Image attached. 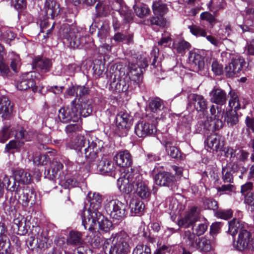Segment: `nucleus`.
Masks as SVG:
<instances>
[{
  "mask_svg": "<svg viewBox=\"0 0 254 254\" xmlns=\"http://www.w3.org/2000/svg\"><path fill=\"white\" fill-rule=\"evenodd\" d=\"M203 205L206 209L215 210L218 208L217 202L212 198H205L203 201Z\"/></svg>",
  "mask_w": 254,
  "mask_h": 254,
  "instance_id": "338daca9",
  "label": "nucleus"
},
{
  "mask_svg": "<svg viewBox=\"0 0 254 254\" xmlns=\"http://www.w3.org/2000/svg\"><path fill=\"white\" fill-rule=\"evenodd\" d=\"M189 28L191 34L196 36L205 37L206 36V31L199 26L192 25L189 26Z\"/></svg>",
  "mask_w": 254,
  "mask_h": 254,
  "instance_id": "6e6d98bb",
  "label": "nucleus"
},
{
  "mask_svg": "<svg viewBox=\"0 0 254 254\" xmlns=\"http://www.w3.org/2000/svg\"><path fill=\"white\" fill-rule=\"evenodd\" d=\"M164 108L163 101L159 98L151 99L148 104V109L152 113V116L155 120L159 118L162 109Z\"/></svg>",
  "mask_w": 254,
  "mask_h": 254,
  "instance_id": "c9c22d12",
  "label": "nucleus"
},
{
  "mask_svg": "<svg viewBox=\"0 0 254 254\" xmlns=\"http://www.w3.org/2000/svg\"><path fill=\"white\" fill-rule=\"evenodd\" d=\"M113 10L118 11L124 18L125 23H129L133 20L131 10L124 3L123 0H113L110 3Z\"/></svg>",
  "mask_w": 254,
  "mask_h": 254,
  "instance_id": "2eb2a0df",
  "label": "nucleus"
},
{
  "mask_svg": "<svg viewBox=\"0 0 254 254\" xmlns=\"http://www.w3.org/2000/svg\"><path fill=\"white\" fill-rule=\"evenodd\" d=\"M10 61V67L11 69L15 72H18L21 65L19 56L15 54H11Z\"/></svg>",
  "mask_w": 254,
  "mask_h": 254,
  "instance_id": "603ef678",
  "label": "nucleus"
},
{
  "mask_svg": "<svg viewBox=\"0 0 254 254\" xmlns=\"http://www.w3.org/2000/svg\"><path fill=\"white\" fill-rule=\"evenodd\" d=\"M198 207L193 206L181 219L178 220V225L180 227L188 228L193 226L200 218Z\"/></svg>",
  "mask_w": 254,
  "mask_h": 254,
  "instance_id": "4468645a",
  "label": "nucleus"
},
{
  "mask_svg": "<svg viewBox=\"0 0 254 254\" xmlns=\"http://www.w3.org/2000/svg\"><path fill=\"white\" fill-rule=\"evenodd\" d=\"M156 185L160 186L172 188L175 184V177L166 172H160L154 177Z\"/></svg>",
  "mask_w": 254,
  "mask_h": 254,
  "instance_id": "b1692460",
  "label": "nucleus"
},
{
  "mask_svg": "<svg viewBox=\"0 0 254 254\" xmlns=\"http://www.w3.org/2000/svg\"><path fill=\"white\" fill-rule=\"evenodd\" d=\"M76 99L72 100L71 104L61 108L58 112V119L63 123L78 122L81 117V113L76 105Z\"/></svg>",
  "mask_w": 254,
  "mask_h": 254,
  "instance_id": "423d86ee",
  "label": "nucleus"
},
{
  "mask_svg": "<svg viewBox=\"0 0 254 254\" xmlns=\"http://www.w3.org/2000/svg\"><path fill=\"white\" fill-rule=\"evenodd\" d=\"M61 184V186L65 189H70L77 186L78 182L74 178H69L66 180H62Z\"/></svg>",
  "mask_w": 254,
  "mask_h": 254,
  "instance_id": "680f3d73",
  "label": "nucleus"
},
{
  "mask_svg": "<svg viewBox=\"0 0 254 254\" xmlns=\"http://www.w3.org/2000/svg\"><path fill=\"white\" fill-rule=\"evenodd\" d=\"M31 233L34 237L37 239V245L38 248L45 249L49 247L50 243L47 231L42 230L39 226H33Z\"/></svg>",
  "mask_w": 254,
  "mask_h": 254,
  "instance_id": "f3484780",
  "label": "nucleus"
},
{
  "mask_svg": "<svg viewBox=\"0 0 254 254\" xmlns=\"http://www.w3.org/2000/svg\"><path fill=\"white\" fill-rule=\"evenodd\" d=\"M98 161L96 166L99 172L115 178V167L111 160L106 157H102L101 159H98Z\"/></svg>",
  "mask_w": 254,
  "mask_h": 254,
  "instance_id": "412c9836",
  "label": "nucleus"
},
{
  "mask_svg": "<svg viewBox=\"0 0 254 254\" xmlns=\"http://www.w3.org/2000/svg\"><path fill=\"white\" fill-rule=\"evenodd\" d=\"M8 191L14 192V197L23 207H27L30 203L35 204L36 195L33 190L27 186H22L13 179V182L9 187Z\"/></svg>",
  "mask_w": 254,
  "mask_h": 254,
  "instance_id": "f03ea898",
  "label": "nucleus"
},
{
  "mask_svg": "<svg viewBox=\"0 0 254 254\" xmlns=\"http://www.w3.org/2000/svg\"><path fill=\"white\" fill-rule=\"evenodd\" d=\"M88 201L90 202V208L88 209H86L85 208L83 209L81 212L80 216L82 218V215L83 213L85 215L87 214V212H99L98 209L101 206L102 202V197L100 194L98 192H90L88 193Z\"/></svg>",
  "mask_w": 254,
  "mask_h": 254,
  "instance_id": "6ab92c4d",
  "label": "nucleus"
},
{
  "mask_svg": "<svg viewBox=\"0 0 254 254\" xmlns=\"http://www.w3.org/2000/svg\"><path fill=\"white\" fill-rule=\"evenodd\" d=\"M34 72H28L22 76L20 80L18 81L16 87L19 90H25L31 88L33 91L37 90L35 86V81L33 75Z\"/></svg>",
  "mask_w": 254,
  "mask_h": 254,
  "instance_id": "4be33fe9",
  "label": "nucleus"
},
{
  "mask_svg": "<svg viewBox=\"0 0 254 254\" xmlns=\"http://www.w3.org/2000/svg\"><path fill=\"white\" fill-rule=\"evenodd\" d=\"M140 180L138 183H135V190L137 194L141 198H147L150 195V191L140 175Z\"/></svg>",
  "mask_w": 254,
  "mask_h": 254,
  "instance_id": "4c0bfd02",
  "label": "nucleus"
},
{
  "mask_svg": "<svg viewBox=\"0 0 254 254\" xmlns=\"http://www.w3.org/2000/svg\"><path fill=\"white\" fill-rule=\"evenodd\" d=\"M47 17L51 16L52 19L59 14L60 5L55 0H46L44 7Z\"/></svg>",
  "mask_w": 254,
  "mask_h": 254,
  "instance_id": "f704fd0d",
  "label": "nucleus"
},
{
  "mask_svg": "<svg viewBox=\"0 0 254 254\" xmlns=\"http://www.w3.org/2000/svg\"><path fill=\"white\" fill-rule=\"evenodd\" d=\"M225 156L229 157L232 161L245 163L248 160L249 153L241 147L236 146L235 148L228 147L224 151Z\"/></svg>",
  "mask_w": 254,
  "mask_h": 254,
  "instance_id": "dca6fc26",
  "label": "nucleus"
},
{
  "mask_svg": "<svg viewBox=\"0 0 254 254\" xmlns=\"http://www.w3.org/2000/svg\"><path fill=\"white\" fill-rule=\"evenodd\" d=\"M173 49L180 54H184L187 51L190 50L191 47L190 44L183 39H180L176 41L173 44Z\"/></svg>",
  "mask_w": 254,
  "mask_h": 254,
  "instance_id": "37998d69",
  "label": "nucleus"
},
{
  "mask_svg": "<svg viewBox=\"0 0 254 254\" xmlns=\"http://www.w3.org/2000/svg\"><path fill=\"white\" fill-rule=\"evenodd\" d=\"M246 230L244 229V224L240 220L234 218L229 222V233L233 236H234L237 233Z\"/></svg>",
  "mask_w": 254,
  "mask_h": 254,
  "instance_id": "79ce46f5",
  "label": "nucleus"
},
{
  "mask_svg": "<svg viewBox=\"0 0 254 254\" xmlns=\"http://www.w3.org/2000/svg\"><path fill=\"white\" fill-rule=\"evenodd\" d=\"M14 134L17 139L29 141L31 138L30 135L23 128L16 131L13 127H11L10 125L5 124L0 131V142L3 143L5 142Z\"/></svg>",
  "mask_w": 254,
  "mask_h": 254,
  "instance_id": "9b49d317",
  "label": "nucleus"
},
{
  "mask_svg": "<svg viewBox=\"0 0 254 254\" xmlns=\"http://www.w3.org/2000/svg\"><path fill=\"white\" fill-rule=\"evenodd\" d=\"M116 126L119 130L123 129L125 133L131 124V118L127 112H120L116 116Z\"/></svg>",
  "mask_w": 254,
  "mask_h": 254,
  "instance_id": "cd10ccee",
  "label": "nucleus"
},
{
  "mask_svg": "<svg viewBox=\"0 0 254 254\" xmlns=\"http://www.w3.org/2000/svg\"><path fill=\"white\" fill-rule=\"evenodd\" d=\"M129 207L132 215H133V213L134 215H136L143 211L144 208V204L142 201L132 199L130 202Z\"/></svg>",
  "mask_w": 254,
  "mask_h": 254,
  "instance_id": "49530a36",
  "label": "nucleus"
},
{
  "mask_svg": "<svg viewBox=\"0 0 254 254\" xmlns=\"http://www.w3.org/2000/svg\"><path fill=\"white\" fill-rule=\"evenodd\" d=\"M183 239L187 246L191 249L206 253L212 249L210 240L205 237L197 238L194 234L189 230L185 232Z\"/></svg>",
  "mask_w": 254,
  "mask_h": 254,
  "instance_id": "39448f33",
  "label": "nucleus"
},
{
  "mask_svg": "<svg viewBox=\"0 0 254 254\" xmlns=\"http://www.w3.org/2000/svg\"><path fill=\"white\" fill-rule=\"evenodd\" d=\"M33 65L37 70L46 72L50 70L52 62L49 59L45 58H38L34 60Z\"/></svg>",
  "mask_w": 254,
  "mask_h": 254,
  "instance_id": "e433bc0d",
  "label": "nucleus"
},
{
  "mask_svg": "<svg viewBox=\"0 0 254 254\" xmlns=\"http://www.w3.org/2000/svg\"><path fill=\"white\" fill-rule=\"evenodd\" d=\"M212 71L217 75H220L223 72V65L215 59H213L211 64Z\"/></svg>",
  "mask_w": 254,
  "mask_h": 254,
  "instance_id": "0e129e2a",
  "label": "nucleus"
},
{
  "mask_svg": "<svg viewBox=\"0 0 254 254\" xmlns=\"http://www.w3.org/2000/svg\"><path fill=\"white\" fill-rule=\"evenodd\" d=\"M82 237V235L80 232L72 231L69 234L67 240V243L75 246L80 245L83 242Z\"/></svg>",
  "mask_w": 254,
  "mask_h": 254,
  "instance_id": "c03bdc74",
  "label": "nucleus"
},
{
  "mask_svg": "<svg viewBox=\"0 0 254 254\" xmlns=\"http://www.w3.org/2000/svg\"><path fill=\"white\" fill-rule=\"evenodd\" d=\"M224 120L229 126L232 127L236 125L239 122V117L237 112L233 109L227 111Z\"/></svg>",
  "mask_w": 254,
  "mask_h": 254,
  "instance_id": "a18cd8bd",
  "label": "nucleus"
},
{
  "mask_svg": "<svg viewBox=\"0 0 254 254\" xmlns=\"http://www.w3.org/2000/svg\"><path fill=\"white\" fill-rule=\"evenodd\" d=\"M90 141L89 139H86V137L82 134V132L80 134L77 135L74 137L73 141V143L76 149L81 148L82 147H84L85 144L88 145V141Z\"/></svg>",
  "mask_w": 254,
  "mask_h": 254,
  "instance_id": "8fccbe9b",
  "label": "nucleus"
},
{
  "mask_svg": "<svg viewBox=\"0 0 254 254\" xmlns=\"http://www.w3.org/2000/svg\"><path fill=\"white\" fill-rule=\"evenodd\" d=\"M103 143L98 139L88 141V146L84 149L86 162L92 165L96 160L102 156Z\"/></svg>",
  "mask_w": 254,
  "mask_h": 254,
  "instance_id": "9d476101",
  "label": "nucleus"
},
{
  "mask_svg": "<svg viewBox=\"0 0 254 254\" xmlns=\"http://www.w3.org/2000/svg\"><path fill=\"white\" fill-rule=\"evenodd\" d=\"M147 65V62L144 60L140 65L139 64L138 62L137 64L129 63L127 72L128 79H130L131 81L139 85L142 80V69Z\"/></svg>",
  "mask_w": 254,
  "mask_h": 254,
  "instance_id": "f8f14e48",
  "label": "nucleus"
},
{
  "mask_svg": "<svg viewBox=\"0 0 254 254\" xmlns=\"http://www.w3.org/2000/svg\"><path fill=\"white\" fill-rule=\"evenodd\" d=\"M222 180L224 183H232L233 182L234 175L226 166L222 168Z\"/></svg>",
  "mask_w": 254,
  "mask_h": 254,
  "instance_id": "4d7b16f0",
  "label": "nucleus"
},
{
  "mask_svg": "<svg viewBox=\"0 0 254 254\" xmlns=\"http://www.w3.org/2000/svg\"><path fill=\"white\" fill-rule=\"evenodd\" d=\"M96 9L98 14L101 16H105L110 12L109 6L102 2L97 3Z\"/></svg>",
  "mask_w": 254,
  "mask_h": 254,
  "instance_id": "e2e57ef3",
  "label": "nucleus"
},
{
  "mask_svg": "<svg viewBox=\"0 0 254 254\" xmlns=\"http://www.w3.org/2000/svg\"><path fill=\"white\" fill-rule=\"evenodd\" d=\"M7 228L5 224L0 222V254H11L12 249L9 240H6Z\"/></svg>",
  "mask_w": 254,
  "mask_h": 254,
  "instance_id": "aec40b11",
  "label": "nucleus"
},
{
  "mask_svg": "<svg viewBox=\"0 0 254 254\" xmlns=\"http://www.w3.org/2000/svg\"><path fill=\"white\" fill-rule=\"evenodd\" d=\"M133 9L136 15L140 18L143 17L149 14L150 10L144 4H137L133 6Z\"/></svg>",
  "mask_w": 254,
  "mask_h": 254,
  "instance_id": "3c124183",
  "label": "nucleus"
},
{
  "mask_svg": "<svg viewBox=\"0 0 254 254\" xmlns=\"http://www.w3.org/2000/svg\"><path fill=\"white\" fill-rule=\"evenodd\" d=\"M12 112V105L8 98L5 96L0 97V115L4 120L10 119Z\"/></svg>",
  "mask_w": 254,
  "mask_h": 254,
  "instance_id": "c756f323",
  "label": "nucleus"
},
{
  "mask_svg": "<svg viewBox=\"0 0 254 254\" xmlns=\"http://www.w3.org/2000/svg\"><path fill=\"white\" fill-rule=\"evenodd\" d=\"M162 144L165 147L168 155L171 157L176 159H181L182 158L180 151L175 146H172L173 142L171 140H164Z\"/></svg>",
  "mask_w": 254,
  "mask_h": 254,
  "instance_id": "58836bf2",
  "label": "nucleus"
},
{
  "mask_svg": "<svg viewBox=\"0 0 254 254\" xmlns=\"http://www.w3.org/2000/svg\"><path fill=\"white\" fill-rule=\"evenodd\" d=\"M230 99L229 101V106L230 108L234 109L237 112V110L240 109L241 108H244L245 105L242 106L241 101L239 100L238 97L234 92H230Z\"/></svg>",
  "mask_w": 254,
  "mask_h": 254,
  "instance_id": "09e8293b",
  "label": "nucleus"
},
{
  "mask_svg": "<svg viewBox=\"0 0 254 254\" xmlns=\"http://www.w3.org/2000/svg\"><path fill=\"white\" fill-rule=\"evenodd\" d=\"M134 131L139 137H144L147 135L155 133L156 131V128L152 124L141 122L136 125Z\"/></svg>",
  "mask_w": 254,
  "mask_h": 254,
  "instance_id": "393cba45",
  "label": "nucleus"
},
{
  "mask_svg": "<svg viewBox=\"0 0 254 254\" xmlns=\"http://www.w3.org/2000/svg\"><path fill=\"white\" fill-rule=\"evenodd\" d=\"M63 167L62 163L54 160L51 163L50 169L45 171V177L51 180L56 179L60 176Z\"/></svg>",
  "mask_w": 254,
  "mask_h": 254,
  "instance_id": "7c9ffc66",
  "label": "nucleus"
},
{
  "mask_svg": "<svg viewBox=\"0 0 254 254\" xmlns=\"http://www.w3.org/2000/svg\"><path fill=\"white\" fill-rule=\"evenodd\" d=\"M153 10L155 14L163 16L167 10V7L164 4H154L153 5Z\"/></svg>",
  "mask_w": 254,
  "mask_h": 254,
  "instance_id": "69168bd1",
  "label": "nucleus"
},
{
  "mask_svg": "<svg viewBox=\"0 0 254 254\" xmlns=\"http://www.w3.org/2000/svg\"><path fill=\"white\" fill-rule=\"evenodd\" d=\"M64 43L73 48H81L90 41L88 36H83L74 27L66 26L63 29Z\"/></svg>",
  "mask_w": 254,
  "mask_h": 254,
  "instance_id": "7ed1b4c3",
  "label": "nucleus"
},
{
  "mask_svg": "<svg viewBox=\"0 0 254 254\" xmlns=\"http://www.w3.org/2000/svg\"><path fill=\"white\" fill-rule=\"evenodd\" d=\"M114 159L117 165L121 167H129L132 164V156L127 150L120 151L114 157Z\"/></svg>",
  "mask_w": 254,
  "mask_h": 254,
  "instance_id": "bb28decb",
  "label": "nucleus"
},
{
  "mask_svg": "<svg viewBox=\"0 0 254 254\" xmlns=\"http://www.w3.org/2000/svg\"><path fill=\"white\" fill-rule=\"evenodd\" d=\"M128 77H121L118 78H114L110 83L111 90L117 92L126 91L128 87Z\"/></svg>",
  "mask_w": 254,
  "mask_h": 254,
  "instance_id": "473e14b6",
  "label": "nucleus"
},
{
  "mask_svg": "<svg viewBox=\"0 0 254 254\" xmlns=\"http://www.w3.org/2000/svg\"><path fill=\"white\" fill-rule=\"evenodd\" d=\"M112 242L110 254H127L130 251V238L125 232H121L109 240Z\"/></svg>",
  "mask_w": 254,
  "mask_h": 254,
  "instance_id": "20e7f679",
  "label": "nucleus"
},
{
  "mask_svg": "<svg viewBox=\"0 0 254 254\" xmlns=\"http://www.w3.org/2000/svg\"><path fill=\"white\" fill-rule=\"evenodd\" d=\"M64 131L68 137L73 138L82 132V127L79 123L70 124L65 127Z\"/></svg>",
  "mask_w": 254,
  "mask_h": 254,
  "instance_id": "a19ab883",
  "label": "nucleus"
},
{
  "mask_svg": "<svg viewBox=\"0 0 254 254\" xmlns=\"http://www.w3.org/2000/svg\"><path fill=\"white\" fill-rule=\"evenodd\" d=\"M215 215L219 218L227 220L232 217L233 212L231 209H220L215 213Z\"/></svg>",
  "mask_w": 254,
  "mask_h": 254,
  "instance_id": "052dcab7",
  "label": "nucleus"
},
{
  "mask_svg": "<svg viewBox=\"0 0 254 254\" xmlns=\"http://www.w3.org/2000/svg\"><path fill=\"white\" fill-rule=\"evenodd\" d=\"M244 59L241 58L234 59L229 65L225 67V75L228 77H232L238 73L245 64Z\"/></svg>",
  "mask_w": 254,
  "mask_h": 254,
  "instance_id": "5701e85b",
  "label": "nucleus"
},
{
  "mask_svg": "<svg viewBox=\"0 0 254 254\" xmlns=\"http://www.w3.org/2000/svg\"><path fill=\"white\" fill-rule=\"evenodd\" d=\"M31 233L34 237L37 239V245L38 248L45 249L49 247L50 243L47 231L42 230L39 226H33Z\"/></svg>",
  "mask_w": 254,
  "mask_h": 254,
  "instance_id": "a211bd4d",
  "label": "nucleus"
},
{
  "mask_svg": "<svg viewBox=\"0 0 254 254\" xmlns=\"http://www.w3.org/2000/svg\"><path fill=\"white\" fill-rule=\"evenodd\" d=\"M23 143L24 142L22 141L12 140L6 144L5 150L6 152H8L12 149L18 150L22 146Z\"/></svg>",
  "mask_w": 254,
  "mask_h": 254,
  "instance_id": "13d9d810",
  "label": "nucleus"
},
{
  "mask_svg": "<svg viewBox=\"0 0 254 254\" xmlns=\"http://www.w3.org/2000/svg\"><path fill=\"white\" fill-rule=\"evenodd\" d=\"M132 254H151V249L147 245L139 244L134 248Z\"/></svg>",
  "mask_w": 254,
  "mask_h": 254,
  "instance_id": "864d4df0",
  "label": "nucleus"
},
{
  "mask_svg": "<svg viewBox=\"0 0 254 254\" xmlns=\"http://www.w3.org/2000/svg\"><path fill=\"white\" fill-rule=\"evenodd\" d=\"M190 60L191 61L192 67L193 70L196 72L201 71L204 67V62L201 56L196 53H192L189 57Z\"/></svg>",
  "mask_w": 254,
  "mask_h": 254,
  "instance_id": "ea45409f",
  "label": "nucleus"
},
{
  "mask_svg": "<svg viewBox=\"0 0 254 254\" xmlns=\"http://www.w3.org/2000/svg\"><path fill=\"white\" fill-rule=\"evenodd\" d=\"M13 179L22 186L30 184L32 181L30 174L23 169H17L13 172Z\"/></svg>",
  "mask_w": 254,
  "mask_h": 254,
  "instance_id": "72a5a7b5",
  "label": "nucleus"
},
{
  "mask_svg": "<svg viewBox=\"0 0 254 254\" xmlns=\"http://www.w3.org/2000/svg\"><path fill=\"white\" fill-rule=\"evenodd\" d=\"M138 172H128L118 179L117 184L120 190L123 193L129 194L135 190V183L140 180Z\"/></svg>",
  "mask_w": 254,
  "mask_h": 254,
  "instance_id": "0eeeda50",
  "label": "nucleus"
},
{
  "mask_svg": "<svg viewBox=\"0 0 254 254\" xmlns=\"http://www.w3.org/2000/svg\"><path fill=\"white\" fill-rule=\"evenodd\" d=\"M209 96L211 102L219 105L225 104L228 98L225 90L216 86L209 93Z\"/></svg>",
  "mask_w": 254,
  "mask_h": 254,
  "instance_id": "a878e982",
  "label": "nucleus"
},
{
  "mask_svg": "<svg viewBox=\"0 0 254 254\" xmlns=\"http://www.w3.org/2000/svg\"><path fill=\"white\" fill-rule=\"evenodd\" d=\"M209 9L213 11L215 13L217 11L223 8V3L222 0H218L215 1V0H211L208 4Z\"/></svg>",
  "mask_w": 254,
  "mask_h": 254,
  "instance_id": "774afa93",
  "label": "nucleus"
},
{
  "mask_svg": "<svg viewBox=\"0 0 254 254\" xmlns=\"http://www.w3.org/2000/svg\"><path fill=\"white\" fill-rule=\"evenodd\" d=\"M205 143L208 147L215 151L221 150L224 146V142L221 137L216 134L209 135Z\"/></svg>",
  "mask_w": 254,
  "mask_h": 254,
  "instance_id": "2f4dec72",
  "label": "nucleus"
},
{
  "mask_svg": "<svg viewBox=\"0 0 254 254\" xmlns=\"http://www.w3.org/2000/svg\"><path fill=\"white\" fill-rule=\"evenodd\" d=\"M210 112L211 116L208 117L204 123V127L209 131H214L223 127L222 119L224 112L222 111L218 107L216 108L213 105L211 106Z\"/></svg>",
  "mask_w": 254,
  "mask_h": 254,
  "instance_id": "6e6552de",
  "label": "nucleus"
},
{
  "mask_svg": "<svg viewBox=\"0 0 254 254\" xmlns=\"http://www.w3.org/2000/svg\"><path fill=\"white\" fill-rule=\"evenodd\" d=\"M127 205L118 199H113L108 202L105 208L107 212L114 219L121 220L127 214Z\"/></svg>",
  "mask_w": 254,
  "mask_h": 254,
  "instance_id": "1a4fd4ad",
  "label": "nucleus"
},
{
  "mask_svg": "<svg viewBox=\"0 0 254 254\" xmlns=\"http://www.w3.org/2000/svg\"><path fill=\"white\" fill-rule=\"evenodd\" d=\"M76 105L78 106V109L81 113V116L86 117L91 114L92 107L89 102L81 101L79 104L76 103Z\"/></svg>",
  "mask_w": 254,
  "mask_h": 254,
  "instance_id": "de8ad7c7",
  "label": "nucleus"
},
{
  "mask_svg": "<svg viewBox=\"0 0 254 254\" xmlns=\"http://www.w3.org/2000/svg\"><path fill=\"white\" fill-rule=\"evenodd\" d=\"M208 228V225L206 222L200 223L193 227V232L191 233L194 234L195 236H199L204 234Z\"/></svg>",
  "mask_w": 254,
  "mask_h": 254,
  "instance_id": "bf43d9fd",
  "label": "nucleus"
},
{
  "mask_svg": "<svg viewBox=\"0 0 254 254\" xmlns=\"http://www.w3.org/2000/svg\"><path fill=\"white\" fill-rule=\"evenodd\" d=\"M235 248L240 251L246 249H254V243L253 242L252 235L247 230L241 231L238 236V238L236 242L234 243Z\"/></svg>",
  "mask_w": 254,
  "mask_h": 254,
  "instance_id": "ddd939ff",
  "label": "nucleus"
},
{
  "mask_svg": "<svg viewBox=\"0 0 254 254\" xmlns=\"http://www.w3.org/2000/svg\"><path fill=\"white\" fill-rule=\"evenodd\" d=\"M86 215H82V224L85 229H88L90 231H93L94 226L97 222L99 230L103 232H108L112 226V223L100 212H87Z\"/></svg>",
  "mask_w": 254,
  "mask_h": 254,
  "instance_id": "f257e3e1",
  "label": "nucleus"
},
{
  "mask_svg": "<svg viewBox=\"0 0 254 254\" xmlns=\"http://www.w3.org/2000/svg\"><path fill=\"white\" fill-rule=\"evenodd\" d=\"M200 18L207 21L211 27H213L216 22L215 16L208 11L202 12L200 14Z\"/></svg>",
  "mask_w": 254,
  "mask_h": 254,
  "instance_id": "5fc2aeb1",
  "label": "nucleus"
},
{
  "mask_svg": "<svg viewBox=\"0 0 254 254\" xmlns=\"http://www.w3.org/2000/svg\"><path fill=\"white\" fill-rule=\"evenodd\" d=\"M189 98L197 112H204L207 110L208 102L202 95L193 93L190 94Z\"/></svg>",
  "mask_w": 254,
  "mask_h": 254,
  "instance_id": "c85d7f7f",
  "label": "nucleus"
}]
</instances>
